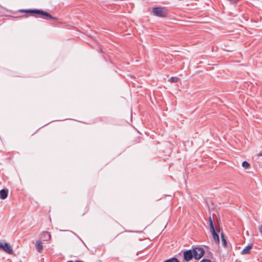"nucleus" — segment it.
Instances as JSON below:
<instances>
[{"instance_id":"nucleus-1","label":"nucleus","mask_w":262,"mask_h":262,"mask_svg":"<svg viewBox=\"0 0 262 262\" xmlns=\"http://www.w3.org/2000/svg\"><path fill=\"white\" fill-rule=\"evenodd\" d=\"M21 12H25V13H35L37 14L40 15L45 16L46 17H44L43 16H41V18H45L47 20H58V18L52 16L51 15H50V13H49L47 12L42 11L41 10H38V9H27V10H20L19 11Z\"/></svg>"},{"instance_id":"nucleus-2","label":"nucleus","mask_w":262,"mask_h":262,"mask_svg":"<svg viewBox=\"0 0 262 262\" xmlns=\"http://www.w3.org/2000/svg\"><path fill=\"white\" fill-rule=\"evenodd\" d=\"M152 13L154 15L160 17H165L167 14L166 10L163 7L154 8L152 9Z\"/></svg>"},{"instance_id":"nucleus-3","label":"nucleus","mask_w":262,"mask_h":262,"mask_svg":"<svg viewBox=\"0 0 262 262\" xmlns=\"http://www.w3.org/2000/svg\"><path fill=\"white\" fill-rule=\"evenodd\" d=\"M192 251L194 253V258L196 259H201L205 253L203 248L201 247H195Z\"/></svg>"},{"instance_id":"nucleus-4","label":"nucleus","mask_w":262,"mask_h":262,"mask_svg":"<svg viewBox=\"0 0 262 262\" xmlns=\"http://www.w3.org/2000/svg\"><path fill=\"white\" fill-rule=\"evenodd\" d=\"M0 250H3L9 254L13 253V250L11 246L8 243H3L0 241Z\"/></svg>"},{"instance_id":"nucleus-5","label":"nucleus","mask_w":262,"mask_h":262,"mask_svg":"<svg viewBox=\"0 0 262 262\" xmlns=\"http://www.w3.org/2000/svg\"><path fill=\"white\" fill-rule=\"evenodd\" d=\"M183 255L184 259L187 261L190 260L193 257H194V253L191 250H188L185 251Z\"/></svg>"},{"instance_id":"nucleus-6","label":"nucleus","mask_w":262,"mask_h":262,"mask_svg":"<svg viewBox=\"0 0 262 262\" xmlns=\"http://www.w3.org/2000/svg\"><path fill=\"white\" fill-rule=\"evenodd\" d=\"M210 231L211 233L213 239L215 243L216 244H219V243H220L219 236L216 231L215 227L210 229Z\"/></svg>"},{"instance_id":"nucleus-7","label":"nucleus","mask_w":262,"mask_h":262,"mask_svg":"<svg viewBox=\"0 0 262 262\" xmlns=\"http://www.w3.org/2000/svg\"><path fill=\"white\" fill-rule=\"evenodd\" d=\"M253 246V244H250L247 246L245 248L241 251L242 254H249L250 252V250Z\"/></svg>"},{"instance_id":"nucleus-8","label":"nucleus","mask_w":262,"mask_h":262,"mask_svg":"<svg viewBox=\"0 0 262 262\" xmlns=\"http://www.w3.org/2000/svg\"><path fill=\"white\" fill-rule=\"evenodd\" d=\"M8 194V190L7 189H2L0 191V198L4 200L6 199Z\"/></svg>"},{"instance_id":"nucleus-9","label":"nucleus","mask_w":262,"mask_h":262,"mask_svg":"<svg viewBox=\"0 0 262 262\" xmlns=\"http://www.w3.org/2000/svg\"><path fill=\"white\" fill-rule=\"evenodd\" d=\"M35 247L38 252L41 253L43 250L42 243L40 241H36Z\"/></svg>"},{"instance_id":"nucleus-10","label":"nucleus","mask_w":262,"mask_h":262,"mask_svg":"<svg viewBox=\"0 0 262 262\" xmlns=\"http://www.w3.org/2000/svg\"><path fill=\"white\" fill-rule=\"evenodd\" d=\"M42 237L44 241H48L51 238L50 233L48 231H45L42 233Z\"/></svg>"},{"instance_id":"nucleus-11","label":"nucleus","mask_w":262,"mask_h":262,"mask_svg":"<svg viewBox=\"0 0 262 262\" xmlns=\"http://www.w3.org/2000/svg\"><path fill=\"white\" fill-rule=\"evenodd\" d=\"M221 235L222 245L224 247H226L227 246V243L225 239V235L223 233H222Z\"/></svg>"},{"instance_id":"nucleus-12","label":"nucleus","mask_w":262,"mask_h":262,"mask_svg":"<svg viewBox=\"0 0 262 262\" xmlns=\"http://www.w3.org/2000/svg\"><path fill=\"white\" fill-rule=\"evenodd\" d=\"M179 80V78L177 77H171L169 80L168 81L170 82L176 83Z\"/></svg>"},{"instance_id":"nucleus-13","label":"nucleus","mask_w":262,"mask_h":262,"mask_svg":"<svg viewBox=\"0 0 262 262\" xmlns=\"http://www.w3.org/2000/svg\"><path fill=\"white\" fill-rule=\"evenodd\" d=\"M209 222L210 229L215 227L213 224V219H212L211 216L209 217Z\"/></svg>"},{"instance_id":"nucleus-14","label":"nucleus","mask_w":262,"mask_h":262,"mask_svg":"<svg viewBox=\"0 0 262 262\" xmlns=\"http://www.w3.org/2000/svg\"><path fill=\"white\" fill-rule=\"evenodd\" d=\"M164 262H179V261L177 258L172 257L165 260Z\"/></svg>"},{"instance_id":"nucleus-15","label":"nucleus","mask_w":262,"mask_h":262,"mask_svg":"<svg viewBox=\"0 0 262 262\" xmlns=\"http://www.w3.org/2000/svg\"><path fill=\"white\" fill-rule=\"evenodd\" d=\"M242 166H243V167H245V168H248L250 167V165L248 162L244 161L242 163Z\"/></svg>"},{"instance_id":"nucleus-16","label":"nucleus","mask_w":262,"mask_h":262,"mask_svg":"<svg viewBox=\"0 0 262 262\" xmlns=\"http://www.w3.org/2000/svg\"><path fill=\"white\" fill-rule=\"evenodd\" d=\"M258 230L260 234L262 235V225L258 227Z\"/></svg>"},{"instance_id":"nucleus-17","label":"nucleus","mask_w":262,"mask_h":262,"mask_svg":"<svg viewBox=\"0 0 262 262\" xmlns=\"http://www.w3.org/2000/svg\"><path fill=\"white\" fill-rule=\"evenodd\" d=\"M200 262H211V260L207 259H204L202 260Z\"/></svg>"},{"instance_id":"nucleus-18","label":"nucleus","mask_w":262,"mask_h":262,"mask_svg":"<svg viewBox=\"0 0 262 262\" xmlns=\"http://www.w3.org/2000/svg\"><path fill=\"white\" fill-rule=\"evenodd\" d=\"M257 157H261L262 156V152H259L258 154H257Z\"/></svg>"},{"instance_id":"nucleus-19","label":"nucleus","mask_w":262,"mask_h":262,"mask_svg":"<svg viewBox=\"0 0 262 262\" xmlns=\"http://www.w3.org/2000/svg\"><path fill=\"white\" fill-rule=\"evenodd\" d=\"M67 262H73L72 260H69Z\"/></svg>"}]
</instances>
